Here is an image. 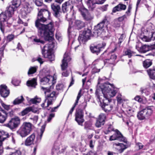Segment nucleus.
Listing matches in <instances>:
<instances>
[{"mask_svg":"<svg viewBox=\"0 0 155 155\" xmlns=\"http://www.w3.org/2000/svg\"><path fill=\"white\" fill-rule=\"evenodd\" d=\"M48 18L42 15L38 14L35 26L38 29V35L47 41H52L53 39L54 29L52 23L50 22L48 25L42 24L46 21Z\"/></svg>","mask_w":155,"mask_h":155,"instance_id":"obj_2","label":"nucleus"},{"mask_svg":"<svg viewBox=\"0 0 155 155\" xmlns=\"http://www.w3.org/2000/svg\"><path fill=\"white\" fill-rule=\"evenodd\" d=\"M35 3L37 6H41L43 5L42 0H35Z\"/></svg>","mask_w":155,"mask_h":155,"instance_id":"obj_49","label":"nucleus"},{"mask_svg":"<svg viewBox=\"0 0 155 155\" xmlns=\"http://www.w3.org/2000/svg\"><path fill=\"white\" fill-rule=\"evenodd\" d=\"M8 137V134L4 131H0V155L2 154L3 152L2 141Z\"/></svg>","mask_w":155,"mask_h":155,"instance_id":"obj_17","label":"nucleus"},{"mask_svg":"<svg viewBox=\"0 0 155 155\" xmlns=\"http://www.w3.org/2000/svg\"><path fill=\"white\" fill-rule=\"evenodd\" d=\"M91 35V31L90 29H87L80 33L78 38L80 43L84 42L89 39Z\"/></svg>","mask_w":155,"mask_h":155,"instance_id":"obj_10","label":"nucleus"},{"mask_svg":"<svg viewBox=\"0 0 155 155\" xmlns=\"http://www.w3.org/2000/svg\"><path fill=\"white\" fill-rule=\"evenodd\" d=\"M38 115H32L30 118L29 119L32 121L34 124H36L38 120Z\"/></svg>","mask_w":155,"mask_h":155,"instance_id":"obj_40","label":"nucleus"},{"mask_svg":"<svg viewBox=\"0 0 155 155\" xmlns=\"http://www.w3.org/2000/svg\"><path fill=\"white\" fill-rule=\"evenodd\" d=\"M85 26L84 23L79 20H76L75 21V26L78 29H80Z\"/></svg>","mask_w":155,"mask_h":155,"instance_id":"obj_31","label":"nucleus"},{"mask_svg":"<svg viewBox=\"0 0 155 155\" xmlns=\"http://www.w3.org/2000/svg\"><path fill=\"white\" fill-rule=\"evenodd\" d=\"M36 60L38 61L41 64H42L44 62L43 59L40 57H38Z\"/></svg>","mask_w":155,"mask_h":155,"instance_id":"obj_64","label":"nucleus"},{"mask_svg":"<svg viewBox=\"0 0 155 155\" xmlns=\"http://www.w3.org/2000/svg\"><path fill=\"white\" fill-rule=\"evenodd\" d=\"M81 90H80L79 91L78 93V96L77 97V99H76V100L75 103L74 104L72 107L71 109L70 110L69 112L68 115L67 117V118H68L70 117H71V114H72L73 112V111L74 110L75 107L77 105V104L78 103V101L79 100L80 97L81 96Z\"/></svg>","mask_w":155,"mask_h":155,"instance_id":"obj_25","label":"nucleus"},{"mask_svg":"<svg viewBox=\"0 0 155 155\" xmlns=\"http://www.w3.org/2000/svg\"><path fill=\"white\" fill-rule=\"evenodd\" d=\"M9 155H21V153L20 151L17 150L15 152H13Z\"/></svg>","mask_w":155,"mask_h":155,"instance_id":"obj_60","label":"nucleus"},{"mask_svg":"<svg viewBox=\"0 0 155 155\" xmlns=\"http://www.w3.org/2000/svg\"><path fill=\"white\" fill-rule=\"evenodd\" d=\"M50 44H46L42 49V54L44 57L49 59L51 61L54 60V56L51 53L53 46L51 44L52 42H49Z\"/></svg>","mask_w":155,"mask_h":155,"instance_id":"obj_5","label":"nucleus"},{"mask_svg":"<svg viewBox=\"0 0 155 155\" xmlns=\"http://www.w3.org/2000/svg\"><path fill=\"white\" fill-rule=\"evenodd\" d=\"M151 37H150V40H155V32H152Z\"/></svg>","mask_w":155,"mask_h":155,"instance_id":"obj_63","label":"nucleus"},{"mask_svg":"<svg viewBox=\"0 0 155 155\" xmlns=\"http://www.w3.org/2000/svg\"><path fill=\"white\" fill-rule=\"evenodd\" d=\"M75 120L79 125L82 126L84 120L83 119V113L81 110H76Z\"/></svg>","mask_w":155,"mask_h":155,"instance_id":"obj_16","label":"nucleus"},{"mask_svg":"<svg viewBox=\"0 0 155 155\" xmlns=\"http://www.w3.org/2000/svg\"><path fill=\"white\" fill-rule=\"evenodd\" d=\"M106 119V115L104 114H101L98 116V120L103 121L105 122V120Z\"/></svg>","mask_w":155,"mask_h":155,"instance_id":"obj_43","label":"nucleus"},{"mask_svg":"<svg viewBox=\"0 0 155 155\" xmlns=\"http://www.w3.org/2000/svg\"><path fill=\"white\" fill-rule=\"evenodd\" d=\"M14 38V35H9L7 36V39L9 41L12 40Z\"/></svg>","mask_w":155,"mask_h":155,"instance_id":"obj_57","label":"nucleus"},{"mask_svg":"<svg viewBox=\"0 0 155 155\" xmlns=\"http://www.w3.org/2000/svg\"><path fill=\"white\" fill-rule=\"evenodd\" d=\"M7 117L6 112L0 107V123H4L6 120Z\"/></svg>","mask_w":155,"mask_h":155,"instance_id":"obj_26","label":"nucleus"},{"mask_svg":"<svg viewBox=\"0 0 155 155\" xmlns=\"http://www.w3.org/2000/svg\"><path fill=\"white\" fill-rule=\"evenodd\" d=\"M38 14L42 15L43 16L49 18L50 15V13L47 9H41L38 12Z\"/></svg>","mask_w":155,"mask_h":155,"instance_id":"obj_28","label":"nucleus"},{"mask_svg":"<svg viewBox=\"0 0 155 155\" xmlns=\"http://www.w3.org/2000/svg\"><path fill=\"white\" fill-rule=\"evenodd\" d=\"M30 112V111L29 107H27L21 112V114L22 116H23L27 114Z\"/></svg>","mask_w":155,"mask_h":155,"instance_id":"obj_45","label":"nucleus"},{"mask_svg":"<svg viewBox=\"0 0 155 155\" xmlns=\"http://www.w3.org/2000/svg\"><path fill=\"white\" fill-rule=\"evenodd\" d=\"M100 68H94L92 70V72L94 73L98 72L100 71Z\"/></svg>","mask_w":155,"mask_h":155,"instance_id":"obj_62","label":"nucleus"},{"mask_svg":"<svg viewBox=\"0 0 155 155\" xmlns=\"http://www.w3.org/2000/svg\"><path fill=\"white\" fill-rule=\"evenodd\" d=\"M149 50V46L146 45H142L139 49V52L141 53H145Z\"/></svg>","mask_w":155,"mask_h":155,"instance_id":"obj_37","label":"nucleus"},{"mask_svg":"<svg viewBox=\"0 0 155 155\" xmlns=\"http://www.w3.org/2000/svg\"><path fill=\"white\" fill-rule=\"evenodd\" d=\"M92 123L90 121L86 122L84 124V128L85 129H88L92 130L93 128L92 127Z\"/></svg>","mask_w":155,"mask_h":155,"instance_id":"obj_36","label":"nucleus"},{"mask_svg":"<svg viewBox=\"0 0 155 155\" xmlns=\"http://www.w3.org/2000/svg\"><path fill=\"white\" fill-rule=\"evenodd\" d=\"M134 99L137 101H138L139 102L143 103V101L142 98H141L140 96H137L136 97H135L134 98Z\"/></svg>","mask_w":155,"mask_h":155,"instance_id":"obj_50","label":"nucleus"},{"mask_svg":"<svg viewBox=\"0 0 155 155\" xmlns=\"http://www.w3.org/2000/svg\"><path fill=\"white\" fill-rule=\"evenodd\" d=\"M37 67H31L29 69L28 71V75L30 74H33L35 73L37 70Z\"/></svg>","mask_w":155,"mask_h":155,"instance_id":"obj_38","label":"nucleus"},{"mask_svg":"<svg viewBox=\"0 0 155 155\" xmlns=\"http://www.w3.org/2000/svg\"><path fill=\"white\" fill-rule=\"evenodd\" d=\"M56 79L50 75H48L42 78L40 80L41 84L42 85L49 84L52 83V85L55 83Z\"/></svg>","mask_w":155,"mask_h":155,"instance_id":"obj_14","label":"nucleus"},{"mask_svg":"<svg viewBox=\"0 0 155 155\" xmlns=\"http://www.w3.org/2000/svg\"><path fill=\"white\" fill-rule=\"evenodd\" d=\"M140 91L143 94H145V95H148L150 94L149 90L147 88H141Z\"/></svg>","mask_w":155,"mask_h":155,"instance_id":"obj_41","label":"nucleus"},{"mask_svg":"<svg viewBox=\"0 0 155 155\" xmlns=\"http://www.w3.org/2000/svg\"><path fill=\"white\" fill-rule=\"evenodd\" d=\"M147 72L150 78L155 79V69H149L147 70Z\"/></svg>","mask_w":155,"mask_h":155,"instance_id":"obj_34","label":"nucleus"},{"mask_svg":"<svg viewBox=\"0 0 155 155\" xmlns=\"http://www.w3.org/2000/svg\"><path fill=\"white\" fill-rule=\"evenodd\" d=\"M104 124V122L103 121L97 120L96 123H95V126L97 127H100L101 126L103 125Z\"/></svg>","mask_w":155,"mask_h":155,"instance_id":"obj_44","label":"nucleus"},{"mask_svg":"<svg viewBox=\"0 0 155 155\" xmlns=\"http://www.w3.org/2000/svg\"><path fill=\"white\" fill-rule=\"evenodd\" d=\"M95 140H91L90 141L89 146L92 149L94 147L95 145Z\"/></svg>","mask_w":155,"mask_h":155,"instance_id":"obj_54","label":"nucleus"},{"mask_svg":"<svg viewBox=\"0 0 155 155\" xmlns=\"http://www.w3.org/2000/svg\"><path fill=\"white\" fill-rule=\"evenodd\" d=\"M18 22L19 24H22L24 25V26H28V23L27 22H24L22 20L19 19L18 21Z\"/></svg>","mask_w":155,"mask_h":155,"instance_id":"obj_61","label":"nucleus"},{"mask_svg":"<svg viewBox=\"0 0 155 155\" xmlns=\"http://www.w3.org/2000/svg\"><path fill=\"white\" fill-rule=\"evenodd\" d=\"M51 8L54 12V15L56 17H59L60 15V6L56 4L53 3L51 5Z\"/></svg>","mask_w":155,"mask_h":155,"instance_id":"obj_24","label":"nucleus"},{"mask_svg":"<svg viewBox=\"0 0 155 155\" xmlns=\"http://www.w3.org/2000/svg\"><path fill=\"white\" fill-rule=\"evenodd\" d=\"M35 138V135L32 134L28 136L25 140V144L26 146H30L34 144Z\"/></svg>","mask_w":155,"mask_h":155,"instance_id":"obj_23","label":"nucleus"},{"mask_svg":"<svg viewBox=\"0 0 155 155\" xmlns=\"http://www.w3.org/2000/svg\"><path fill=\"white\" fill-rule=\"evenodd\" d=\"M9 90L6 85L2 84L0 85V94L2 97H7L9 95Z\"/></svg>","mask_w":155,"mask_h":155,"instance_id":"obj_21","label":"nucleus"},{"mask_svg":"<svg viewBox=\"0 0 155 155\" xmlns=\"http://www.w3.org/2000/svg\"><path fill=\"white\" fill-rule=\"evenodd\" d=\"M114 147L119 153H122L129 146L127 144H124L121 143H115L113 144Z\"/></svg>","mask_w":155,"mask_h":155,"instance_id":"obj_22","label":"nucleus"},{"mask_svg":"<svg viewBox=\"0 0 155 155\" xmlns=\"http://www.w3.org/2000/svg\"><path fill=\"white\" fill-rule=\"evenodd\" d=\"M117 101L118 102L121 103L123 101V99L122 98V95L120 94H118L117 97Z\"/></svg>","mask_w":155,"mask_h":155,"instance_id":"obj_51","label":"nucleus"},{"mask_svg":"<svg viewBox=\"0 0 155 155\" xmlns=\"http://www.w3.org/2000/svg\"><path fill=\"white\" fill-rule=\"evenodd\" d=\"M71 60V58L68 53L66 52L64 55L63 59L62 60V63L61 64V69L62 70H64L67 68L68 66V63Z\"/></svg>","mask_w":155,"mask_h":155,"instance_id":"obj_18","label":"nucleus"},{"mask_svg":"<svg viewBox=\"0 0 155 155\" xmlns=\"http://www.w3.org/2000/svg\"><path fill=\"white\" fill-rule=\"evenodd\" d=\"M23 7L21 9V13L24 16L29 13L33 9L31 0L25 1L23 3Z\"/></svg>","mask_w":155,"mask_h":155,"instance_id":"obj_8","label":"nucleus"},{"mask_svg":"<svg viewBox=\"0 0 155 155\" xmlns=\"http://www.w3.org/2000/svg\"><path fill=\"white\" fill-rule=\"evenodd\" d=\"M107 21V20L106 19H104L102 22L98 24L96 27L94 31V33L95 34L97 33V36L100 35L102 33L101 31L102 30V28L104 26V24Z\"/></svg>","mask_w":155,"mask_h":155,"instance_id":"obj_19","label":"nucleus"},{"mask_svg":"<svg viewBox=\"0 0 155 155\" xmlns=\"http://www.w3.org/2000/svg\"><path fill=\"white\" fill-rule=\"evenodd\" d=\"M108 6V5H103L102 7H101L99 8V9L101 10L102 12L106 11L107 9Z\"/></svg>","mask_w":155,"mask_h":155,"instance_id":"obj_56","label":"nucleus"},{"mask_svg":"<svg viewBox=\"0 0 155 155\" xmlns=\"http://www.w3.org/2000/svg\"><path fill=\"white\" fill-rule=\"evenodd\" d=\"M116 114L117 116L120 118H123V116L124 115V112L120 110L119 111H117L116 113Z\"/></svg>","mask_w":155,"mask_h":155,"instance_id":"obj_46","label":"nucleus"},{"mask_svg":"<svg viewBox=\"0 0 155 155\" xmlns=\"http://www.w3.org/2000/svg\"><path fill=\"white\" fill-rule=\"evenodd\" d=\"M117 56L114 54L111 55L110 58V59H106L104 61V63L105 64H114L115 60L116 59Z\"/></svg>","mask_w":155,"mask_h":155,"instance_id":"obj_29","label":"nucleus"},{"mask_svg":"<svg viewBox=\"0 0 155 155\" xmlns=\"http://www.w3.org/2000/svg\"><path fill=\"white\" fill-rule=\"evenodd\" d=\"M126 8V5L122 4H119L113 8L112 12H115L117 11L124 10Z\"/></svg>","mask_w":155,"mask_h":155,"instance_id":"obj_27","label":"nucleus"},{"mask_svg":"<svg viewBox=\"0 0 155 155\" xmlns=\"http://www.w3.org/2000/svg\"><path fill=\"white\" fill-rule=\"evenodd\" d=\"M41 101V99L40 98L35 97L34 98L31 99L30 101L33 104H36V103H39Z\"/></svg>","mask_w":155,"mask_h":155,"instance_id":"obj_42","label":"nucleus"},{"mask_svg":"<svg viewBox=\"0 0 155 155\" xmlns=\"http://www.w3.org/2000/svg\"><path fill=\"white\" fill-rule=\"evenodd\" d=\"M152 64V62L150 59H147L143 61V65L145 68H147L150 67Z\"/></svg>","mask_w":155,"mask_h":155,"instance_id":"obj_35","label":"nucleus"},{"mask_svg":"<svg viewBox=\"0 0 155 155\" xmlns=\"http://www.w3.org/2000/svg\"><path fill=\"white\" fill-rule=\"evenodd\" d=\"M142 44L140 42H138L136 46V49L139 52V49L142 46Z\"/></svg>","mask_w":155,"mask_h":155,"instance_id":"obj_58","label":"nucleus"},{"mask_svg":"<svg viewBox=\"0 0 155 155\" xmlns=\"http://www.w3.org/2000/svg\"><path fill=\"white\" fill-rule=\"evenodd\" d=\"M109 140L110 141L117 140L119 141H123L126 143H127V141L125 140L124 137L117 130L115 131L114 134L110 136Z\"/></svg>","mask_w":155,"mask_h":155,"instance_id":"obj_13","label":"nucleus"},{"mask_svg":"<svg viewBox=\"0 0 155 155\" xmlns=\"http://www.w3.org/2000/svg\"><path fill=\"white\" fill-rule=\"evenodd\" d=\"M110 85V87L107 84L104 83L99 85L98 83L95 93L99 101L101 103L103 102L101 107L106 112L112 109L113 107L110 104L109 98L114 96L117 93L113 86Z\"/></svg>","mask_w":155,"mask_h":155,"instance_id":"obj_1","label":"nucleus"},{"mask_svg":"<svg viewBox=\"0 0 155 155\" xmlns=\"http://www.w3.org/2000/svg\"><path fill=\"white\" fill-rule=\"evenodd\" d=\"M74 2L73 0H69L63 3L62 5V10L63 12H67L70 9L71 11H72L73 15L75 13V12L73 9Z\"/></svg>","mask_w":155,"mask_h":155,"instance_id":"obj_11","label":"nucleus"},{"mask_svg":"<svg viewBox=\"0 0 155 155\" xmlns=\"http://www.w3.org/2000/svg\"><path fill=\"white\" fill-rule=\"evenodd\" d=\"M12 5L7 8L6 12L9 17H12L14 14V12L16 8L19 6L20 3H18L17 1L13 0L12 2Z\"/></svg>","mask_w":155,"mask_h":155,"instance_id":"obj_9","label":"nucleus"},{"mask_svg":"<svg viewBox=\"0 0 155 155\" xmlns=\"http://www.w3.org/2000/svg\"><path fill=\"white\" fill-rule=\"evenodd\" d=\"M55 116V114L53 113H52L50 114L47 119V121L48 122H50L51 120Z\"/></svg>","mask_w":155,"mask_h":155,"instance_id":"obj_52","label":"nucleus"},{"mask_svg":"<svg viewBox=\"0 0 155 155\" xmlns=\"http://www.w3.org/2000/svg\"><path fill=\"white\" fill-rule=\"evenodd\" d=\"M20 119L18 117L16 116L12 118L8 123L6 124V126L12 130L17 128L20 125Z\"/></svg>","mask_w":155,"mask_h":155,"instance_id":"obj_7","label":"nucleus"},{"mask_svg":"<svg viewBox=\"0 0 155 155\" xmlns=\"http://www.w3.org/2000/svg\"><path fill=\"white\" fill-rule=\"evenodd\" d=\"M106 0H85V2L89 9L92 10L95 7L96 4H103Z\"/></svg>","mask_w":155,"mask_h":155,"instance_id":"obj_12","label":"nucleus"},{"mask_svg":"<svg viewBox=\"0 0 155 155\" xmlns=\"http://www.w3.org/2000/svg\"><path fill=\"white\" fill-rule=\"evenodd\" d=\"M32 130V124L29 122H24L17 131L18 135L22 138L25 137L30 134Z\"/></svg>","mask_w":155,"mask_h":155,"instance_id":"obj_4","label":"nucleus"},{"mask_svg":"<svg viewBox=\"0 0 155 155\" xmlns=\"http://www.w3.org/2000/svg\"><path fill=\"white\" fill-rule=\"evenodd\" d=\"M53 86L52 85L50 86L49 87H41V89L44 91L46 96L45 99L41 105V107L44 108L47 107L49 105L52 104V102L55 99V92L54 91H53L49 95L47 94V93L51 91V89H53Z\"/></svg>","mask_w":155,"mask_h":155,"instance_id":"obj_3","label":"nucleus"},{"mask_svg":"<svg viewBox=\"0 0 155 155\" xmlns=\"http://www.w3.org/2000/svg\"><path fill=\"white\" fill-rule=\"evenodd\" d=\"M1 103L2 106L5 109L8 110L10 108V105H6L2 101L1 102Z\"/></svg>","mask_w":155,"mask_h":155,"instance_id":"obj_47","label":"nucleus"},{"mask_svg":"<svg viewBox=\"0 0 155 155\" xmlns=\"http://www.w3.org/2000/svg\"><path fill=\"white\" fill-rule=\"evenodd\" d=\"M153 25L152 24H150V25H149L148 28H147V32H150V31H151V32H153L152 31V30H153Z\"/></svg>","mask_w":155,"mask_h":155,"instance_id":"obj_55","label":"nucleus"},{"mask_svg":"<svg viewBox=\"0 0 155 155\" xmlns=\"http://www.w3.org/2000/svg\"><path fill=\"white\" fill-rule=\"evenodd\" d=\"M140 38L143 41L146 42L150 41L151 40L150 38H148L147 36H144L143 37H141Z\"/></svg>","mask_w":155,"mask_h":155,"instance_id":"obj_53","label":"nucleus"},{"mask_svg":"<svg viewBox=\"0 0 155 155\" xmlns=\"http://www.w3.org/2000/svg\"><path fill=\"white\" fill-rule=\"evenodd\" d=\"M100 45H98L97 46H91L90 47V49L91 52L93 53H95L97 54L100 51V48H102Z\"/></svg>","mask_w":155,"mask_h":155,"instance_id":"obj_30","label":"nucleus"},{"mask_svg":"<svg viewBox=\"0 0 155 155\" xmlns=\"http://www.w3.org/2000/svg\"><path fill=\"white\" fill-rule=\"evenodd\" d=\"M24 100L23 96H21L18 97L15 99L13 102V104L14 105L19 104L21 103Z\"/></svg>","mask_w":155,"mask_h":155,"instance_id":"obj_33","label":"nucleus"},{"mask_svg":"<svg viewBox=\"0 0 155 155\" xmlns=\"http://www.w3.org/2000/svg\"><path fill=\"white\" fill-rule=\"evenodd\" d=\"M125 54L126 55H128L129 58H130L132 56H134L136 54L135 52L132 51L130 50H127L125 51Z\"/></svg>","mask_w":155,"mask_h":155,"instance_id":"obj_39","label":"nucleus"},{"mask_svg":"<svg viewBox=\"0 0 155 155\" xmlns=\"http://www.w3.org/2000/svg\"><path fill=\"white\" fill-rule=\"evenodd\" d=\"M27 84L28 86L35 87V86L37 85L36 79L33 78L31 80L28 81L27 82Z\"/></svg>","mask_w":155,"mask_h":155,"instance_id":"obj_32","label":"nucleus"},{"mask_svg":"<svg viewBox=\"0 0 155 155\" xmlns=\"http://www.w3.org/2000/svg\"><path fill=\"white\" fill-rule=\"evenodd\" d=\"M78 8L83 17L85 20L88 21L91 20L93 18V16L88 13L87 9L83 6H82L81 8L78 7Z\"/></svg>","mask_w":155,"mask_h":155,"instance_id":"obj_15","label":"nucleus"},{"mask_svg":"<svg viewBox=\"0 0 155 155\" xmlns=\"http://www.w3.org/2000/svg\"><path fill=\"white\" fill-rule=\"evenodd\" d=\"M6 12V10L5 13H2L0 14V29L3 33H4V29L2 22L6 21L7 16H8L9 17H11L8 16Z\"/></svg>","mask_w":155,"mask_h":155,"instance_id":"obj_20","label":"nucleus"},{"mask_svg":"<svg viewBox=\"0 0 155 155\" xmlns=\"http://www.w3.org/2000/svg\"><path fill=\"white\" fill-rule=\"evenodd\" d=\"M30 111H32L33 113H36L38 111V109L37 107L35 106L29 107Z\"/></svg>","mask_w":155,"mask_h":155,"instance_id":"obj_48","label":"nucleus"},{"mask_svg":"<svg viewBox=\"0 0 155 155\" xmlns=\"http://www.w3.org/2000/svg\"><path fill=\"white\" fill-rule=\"evenodd\" d=\"M34 41L37 43H40L44 44V41H43L39 39L36 38L34 39Z\"/></svg>","mask_w":155,"mask_h":155,"instance_id":"obj_59","label":"nucleus"},{"mask_svg":"<svg viewBox=\"0 0 155 155\" xmlns=\"http://www.w3.org/2000/svg\"><path fill=\"white\" fill-rule=\"evenodd\" d=\"M153 113V110L150 106L148 107L139 112L137 117L140 120H143L148 118Z\"/></svg>","mask_w":155,"mask_h":155,"instance_id":"obj_6","label":"nucleus"}]
</instances>
